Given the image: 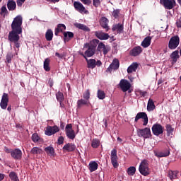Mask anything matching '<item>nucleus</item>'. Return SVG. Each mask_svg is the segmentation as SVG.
Masks as SVG:
<instances>
[{"instance_id":"nucleus-4","label":"nucleus","mask_w":181,"mask_h":181,"mask_svg":"<svg viewBox=\"0 0 181 181\" xmlns=\"http://www.w3.org/2000/svg\"><path fill=\"white\" fill-rule=\"evenodd\" d=\"M163 126H162L159 123H156L152 126L151 130L156 136H159V135H162L163 134Z\"/></svg>"},{"instance_id":"nucleus-2","label":"nucleus","mask_w":181,"mask_h":181,"mask_svg":"<svg viewBox=\"0 0 181 181\" xmlns=\"http://www.w3.org/2000/svg\"><path fill=\"white\" fill-rule=\"evenodd\" d=\"M139 170L143 176H148V175L151 173V171H149L148 161L146 160L141 161L139 167Z\"/></svg>"},{"instance_id":"nucleus-8","label":"nucleus","mask_w":181,"mask_h":181,"mask_svg":"<svg viewBox=\"0 0 181 181\" xmlns=\"http://www.w3.org/2000/svg\"><path fill=\"white\" fill-rule=\"evenodd\" d=\"M74 7L80 13H86V15L88 13V11L86 9V7L80 1H74Z\"/></svg>"},{"instance_id":"nucleus-16","label":"nucleus","mask_w":181,"mask_h":181,"mask_svg":"<svg viewBox=\"0 0 181 181\" xmlns=\"http://www.w3.org/2000/svg\"><path fill=\"white\" fill-rule=\"evenodd\" d=\"M95 35L98 39H100V40H108V39H110V35L102 31H95Z\"/></svg>"},{"instance_id":"nucleus-44","label":"nucleus","mask_w":181,"mask_h":181,"mask_svg":"<svg viewBox=\"0 0 181 181\" xmlns=\"http://www.w3.org/2000/svg\"><path fill=\"white\" fill-rule=\"evenodd\" d=\"M64 36L65 39H67L68 37L69 39H71V38L74 37V33H73L70 31L64 32Z\"/></svg>"},{"instance_id":"nucleus-11","label":"nucleus","mask_w":181,"mask_h":181,"mask_svg":"<svg viewBox=\"0 0 181 181\" xmlns=\"http://www.w3.org/2000/svg\"><path fill=\"white\" fill-rule=\"evenodd\" d=\"M8 103H9V95L8 93H4L0 103L1 108L2 110H6L8 107Z\"/></svg>"},{"instance_id":"nucleus-1","label":"nucleus","mask_w":181,"mask_h":181,"mask_svg":"<svg viewBox=\"0 0 181 181\" xmlns=\"http://www.w3.org/2000/svg\"><path fill=\"white\" fill-rule=\"evenodd\" d=\"M22 16H17L12 22L11 29L12 30L8 34V40L12 43H14V48L16 54H18L19 52V47H21V43H19V35L22 33Z\"/></svg>"},{"instance_id":"nucleus-22","label":"nucleus","mask_w":181,"mask_h":181,"mask_svg":"<svg viewBox=\"0 0 181 181\" xmlns=\"http://www.w3.org/2000/svg\"><path fill=\"white\" fill-rule=\"evenodd\" d=\"M98 169V163L95 161H90L88 165V170L90 173L95 172Z\"/></svg>"},{"instance_id":"nucleus-14","label":"nucleus","mask_w":181,"mask_h":181,"mask_svg":"<svg viewBox=\"0 0 181 181\" xmlns=\"http://www.w3.org/2000/svg\"><path fill=\"white\" fill-rule=\"evenodd\" d=\"M110 159L112 166L118 168V156L117 155V149L112 150Z\"/></svg>"},{"instance_id":"nucleus-55","label":"nucleus","mask_w":181,"mask_h":181,"mask_svg":"<svg viewBox=\"0 0 181 181\" xmlns=\"http://www.w3.org/2000/svg\"><path fill=\"white\" fill-rule=\"evenodd\" d=\"M84 5H90L91 4V0H81Z\"/></svg>"},{"instance_id":"nucleus-5","label":"nucleus","mask_w":181,"mask_h":181,"mask_svg":"<svg viewBox=\"0 0 181 181\" xmlns=\"http://www.w3.org/2000/svg\"><path fill=\"white\" fill-rule=\"evenodd\" d=\"M60 131V127L54 125V126H47L45 129V134L47 136H52V135H54V134H57Z\"/></svg>"},{"instance_id":"nucleus-50","label":"nucleus","mask_w":181,"mask_h":181,"mask_svg":"<svg viewBox=\"0 0 181 181\" xmlns=\"http://www.w3.org/2000/svg\"><path fill=\"white\" fill-rule=\"evenodd\" d=\"M93 5L95 8H98L101 5V1L100 0H93Z\"/></svg>"},{"instance_id":"nucleus-38","label":"nucleus","mask_w":181,"mask_h":181,"mask_svg":"<svg viewBox=\"0 0 181 181\" xmlns=\"http://www.w3.org/2000/svg\"><path fill=\"white\" fill-rule=\"evenodd\" d=\"M57 100L60 103V105H62V102L64 100V96L63 95V93L62 92H58L56 94Z\"/></svg>"},{"instance_id":"nucleus-60","label":"nucleus","mask_w":181,"mask_h":181,"mask_svg":"<svg viewBox=\"0 0 181 181\" xmlns=\"http://www.w3.org/2000/svg\"><path fill=\"white\" fill-rule=\"evenodd\" d=\"M4 174L0 173V181L4 180Z\"/></svg>"},{"instance_id":"nucleus-23","label":"nucleus","mask_w":181,"mask_h":181,"mask_svg":"<svg viewBox=\"0 0 181 181\" xmlns=\"http://www.w3.org/2000/svg\"><path fill=\"white\" fill-rule=\"evenodd\" d=\"M64 30H66V25L58 24L57 28H55L54 31L55 36H59V33H60V32H63Z\"/></svg>"},{"instance_id":"nucleus-19","label":"nucleus","mask_w":181,"mask_h":181,"mask_svg":"<svg viewBox=\"0 0 181 181\" xmlns=\"http://www.w3.org/2000/svg\"><path fill=\"white\" fill-rule=\"evenodd\" d=\"M141 53H142V47H141L140 46L135 47L130 52L131 56H134V57L136 56H139Z\"/></svg>"},{"instance_id":"nucleus-35","label":"nucleus","mask_w":181,"mask_h":181,"mask_svg":"<svg viewBox=\"0 0 181 181\" xmlns=\"http://www.w3.org/2000/svg\"><path fill=\"white\" fill-rule=\"evenodd\" d=\"M30 153L33 155H40L42 153V148L39 147H33L30 151Z\"/></svg>"},{"instance_id":"nucleus-29","label":"nucleus","mask_w":181,"mask_h":181,"mask_svg":"<svg viewBox=\"0 0 181 181\" xmlns=\"http://www.w3.org/2000/svg\"><path fill=\"white\" fill-rule=\"evenodd\" d=\"M170 153V151H169V150L167 149L164 151L156 153V156H157V158H166V156H169Z\"/></svg>"},{"instance_id":"nucleus-64","label":"nucleus","mask_w":181,"mask_h":181,"mask_svg":"<svg viewBox=\"0 0 181 181\" xmlns=\"http://www.w3.org/2000/svg\"><path fill=\"white\" fill-rule=\"evenodd\" d=\"M177 2L180 5V6H181V0H177Z\"/></svg>"},{"instance_id":"nucleus-37","label":"nucleus","mask_w":181,"mask_h":181,"mask_svg":"<svg viewBox=\"0 0 181 181\" xmlns=\"http://www.w3.org/2000/svg\"><path fill=\"white\" fill-rule=\"evenodd\" d=\"M45 151L47 155H49L50 156H53V155H54V148H53L52 146L45 148Z\"/></svg>"},{"instance_id":"nucleus-47","label":"nucleus","mask_w":181,"mask_h":181,"mask_svg":"<svg viewBox=\"0 0 181 181\" xmlns=\"http://www.w3.org/2000/svg\"><path fill=\"white\" fill-rule=\"evenodd\" d=\"M83 98L84 100H86V101H88L90 100V90H86L84 93L83 94Z\"/></svg>"},{"instance_id":"nucleus-56","label":"nucleus","mask_w":181,"mask_h":181,"mask_svg":"<svg viewBox=\"0 0 181 181\" xmlns=\"http://www.w3.org/2000/svg\"><path fill=\"white\" fill-rule=\"evenodd\" d=\"M177 28H181V17L176 22Z\"/></svg>"},{"instance_id":"nucleus-52","label":"nucleus","mask_w":181,"mask_h":181,"mask_svg":"<svg viewBox=\"0 0 181 181\" xmlns=\"http://www.w3.org/2000/svg\"><path fill=\"white\" fill-rule=\"evenodd\" d=\"M119 15V10H115L112 12V16H114V18H118Z\"/></svg>"},{"instance_id":"nucleus-43","label":"nucleus","mask_w":181,"mask_h":181,"mask_svg":"<svg viewBox=\"0 0 181 181\" xmlns=\"http://www.w3.org/2000/svg\"><path fill=\"white\" fill-rule=\"evenodd\" d=\"M92 148H98L100 146V140L97 139H94L92 141V144H91Z\"/></svg>"},{"instance_id":"nucleus-39","label":"nucleus","mask_w":181,"mask_h":181,"mask_svg":"<svg viewBox=\"0 0 181 181\" xmlns=\"http://www.w3.org/2000/svg\"><path fill=\"white\" fill-rule=\"evenodd\" d=\"M135 172H136V168H135L134 166L129 167L127 169L129 176H134V175H135Z\"/></svg>"},{"instance_id":"nucleus-9","label":"nucleus","mask_w":181,"mask_h":181,"mask_svg":"<svg viewBox=\"0 0 181 181\" xmlns=\"http://www.w3.org/2000/svg\"><path fill=\"white\" fill-rule=\"evenodd\" d=\"M86 62H87V67L88 69H95V66H97L98 67H100V66H101L102 63L101 61L98 60L95 61V59H86Z\"/></svg>"},{"instance_id":"nucleus-12","label":"nucleus","mask_w":181,"mask_h":181,"mask_svg":"<svg viewBox=\"0 0 181 181\" xmlns=\"http://www.w3.org/2000/svg\"><path fill=\"white\" fill-rule=\"evenodd\" d=\"M144 119L143 125L146 127L148 125V115L146 112H139L135 117V122H138L139 119Z\"/></svg>"},{"instance_id":"nucleus-62","label":"nucleus","mask_w":181,"mask_h":181,"mask_svg":"<svg viewBox=\"0 0 181 181\" xmlns=\"http://www.w3.org/2000/svg\"><path fill=\"white\" fill-rule=\"evenodd\" d=\"M141 95L143 97H145V95H146V91L141 92Z\"/></svg>"},{"instance_id":"nucleus-51","label":"nucleus","mask_w":181,"mask_h":181,"mask_svg":"<svg viewBox=\"0 0 181 181\" xmlns=\"http://www.w3.org/2000/svg\"><path fill=\"white\" fill-rule=\"evenodd\" d=\"M105 47V45H104V43L103 42H100L98 44V50H99V52H101Z\"/></svg>"},{"instance_id":"nucleus-6","label":"nucleus","mask_w":181,"mask_h":181,"mask_svg":"<svg viewBox=\"0 0 181 181\" xmlns=\"http://www.w3.org/2000/svg\"><path fill=\"white\" fill-rule=\"evenodd\" d=\"M65 132L69 139H74V138H76V132L73 130V125L71 124H66L65 127Z\"/></svg>"},{"instance_id":"nucleus-46","label":"nucleus","mask_w":181,"mask_h":181,"mask_svg":"<svg viewBox=\"0 0 181 181\" xmlns=\"http://www.w3.org/2000/svg\"><path fill=\"white\" fill-rule=\"evenodd\" d=\"M12 59H13V54H12V52H8L6 58L7 63H11Z\"/></svg>"},{"instance_id":"nucleus-20","label":"nucleus","mask_w":181,"mask_h":181,"mask_svg":"<svg viewBox=\"0 0 181 181\" xmlns=\"http://www.w3.org/2000/svg\"><path fill=\"white\" fill-rule=\"evenodd\" d=\"M151 42H152V37H146L141 42L142 47H144V49L149 47V46H151Z\"/></svg>"},{"instance_id":"nucleus-54","label":"nucleus","mask_w":181,"mask_h":181,"mask_svg":"<svg viewBox=\"0 0 181 181\" xmlns=\"http://www.w3.org/2000/svg\"><path fill=\"white\" fill-rule=\"evenodd\" d=\"M101 52H103V54H107V53L110 52V48H108V47L105 46V47L101 50Z\"/></svg>"},{"instance_id":"nucleus-10","label":"nucleus","mask_w":181,"mask_h":181,"mask_svg":"<svg viewBox=\"0 0 181 181\" xmlns=\"http://www.w3.org/2000/svg\"><path fill=\"white\" fill-rule=\"evenodd\" d=\"M119 86L123 93H127V91L131 88V83L125 79H122L119 83Z\"/></svg>"},{"instance_id":"nucleus-40","label":"nucleus","mask_w":181,"mask_h":181,"mask_svg":"<svg viewBox=\"0 0 181 181\" xmlns=\"http://www.w3.org/2000/svg\"><path fill=\"white\" fill-rule=\"evenodd\" d=\"M97 95L99 100H104V98H105V93L104 92V90H98Z\"/></svg>"},{"instance_id":"nucleus-57","label":"nucleus","mask_w":181,"mask_h":181,"mask_svg":"<svg viewBox=\"0 0 181 181\" xmlns=\"http://www.w3.org/2000/svg\"><path fill=\"white\" fill-rule=\"evenodd\" d=\"M63 141H64V139H63V137H59L58 139V144H59V145H62V144H63Z\"/></svg>"},{"instance_id":"nucleus-53","label":"nucleus","mask_w":181,"mask_h":181,"mask_svg":"<svg viewBox=\"0 0 181 181\" xmlns=\"http://www.w3.org/2000/svg\"><path fill=\"white\" fill-rule=\"evenodd\" d=\"M25 1L26 0H17L16 1V4H17V6H22V5H23V4H25Z\"/></svg>"},{"instance_id":"nucleus-13","label":"nucleus","mask_w":181,"mask_h":181,"mask_svg":"<svg viewBox=\"0 0 181 181\" xmlns=\"http://www.w3.org/2000/svg\"><path fill=\"white\" fill-rule=\"evenodd\" d=\"M137 134L139 136H142L143 138H145V139L151 138V129L148 127H146L144 129L137 130Z\"/></svg>"},{"instance_id":"nucleus-33","label":"nucleus","mask_w":181,"mask_h":181,"mask_svg":"<svg viewBox=\"0 0 181 181\" xmlns=\"http://www.w3.org/2000/svg\"><path fill=\"white\" fill-rule=\"evenodd\" d=\"M170 57L173 62V63H176V62H177V59H179V51L175 50L174 52H172V54H170Z\"/></svg>"},{"instance_id":"nucleus-48","label":"nucleus","mask_w":181,"mask_h":181,"mask_svg":"<svg viewBox=\"0 0 181 181\" xmlns=\"http://www.w3.org/2000/svg\"><path fill=\"white\" fill-rule=\"evenodd\" d=\"M32 139L33 142H39V141H40V137H39L37 134H33L32 136Z\"/></svg>"},{"instance_id":"nucleus-21","label":"nucleus","mask_w":181,"mask_h":181,"mask_svg":"<svg viewBox=\"0 0 181 181\" xmlns=\"http://www.w3.org/2000/svg\"><path fill=\"white\" fill-rule=\"evenodd\" d=\"M63 150L66 152H73V151L76 150V145L71 143H68L63 147Z\"/></svg>"},{"instance_id":"nucleus-61","label":"nucleus","mask_w":181,"mask_h":181,"mask_svg":"<svg viewBox=\"0 0 181 181\" xmlns=\"http://www.w3.org/2000/svg\"><path fill=\"white\" fill-rule=\"evenodd\" d=\"M55 56H57V57H59V59H62V55H60V54L58 52L55 53Z\"/></svg>"},{"instance_id":"nucleus-58","label":"nucleus","mask_w":181,"mask_h":181,"mask_svg":"<svg viewBox=\"0 0 181 181\" xmlns=\"http://www.w3.org/2000/svg\"><path fill=\"white\" fill-rule=\"evenodd\" d=\"M81 56H83V57H84V59H86V60H87V55H86V54H83V52L80 53Z\"/></svg>"},{"instance_id":"nucleus-31","label":"nucleus","mask_w":181,"mask_h":181,"mask_svg":"<svg viewBox=\"0 0 181 181\" xmlns=\"http://www.w3.org/2000/svg\"><path fill=\"white\" fill-rule=\"evenodd\" d=\"M88 104H90V101L86 100V99H81L77 101L78 108H81L83 105H88Z\"/></svg>"},{"instance_id":"nucleus-27","label":"nucleus","mask_w":181,"mask_h":181,"mask_svg":"<svg viewBox=\"0 0 181 181\" xmlns=\"http://www.w3.org/2000/svg\"><path fill=\"white\" fill-rule=\"evenodd\" d=\"M74 26L78 29H81V30H84L85 32H90V29L87 25L78 23H74Z\"/></svg>"},{"instance_id":"nucleus-49","label":"nucleus","mask_w":181,"mask_h":181,"mask_svg":"<svg viewBox=\"0 0 181 181\" xmlns=\"http://www.w3.org/2000/svg\"><path fill=\"white\" fill-rule=\"evenodd\" d=\"M1 15H6L8 13V9L6 8V6H3L1 8Z\"/></svg>"},{"instance_id":"nucleus-17","label":"nucleus","mask_w":181,"mask_h":181,"mask_svg":"<svg viewBox=\"0 0 181 181\" xmlns=\"http://www.w3.org/2000/svg\"><path fill=\"white\" fill-rule=\"evenodd\" d=\"M11 155L14 159H21L22 158V151L19 148H16L11 151Z\"/></svg>"},{"instance_id":"nucleus-28","label":"nucleus","mask_w":181,"mask_h":181,"mask_svg":"<svg viewBox=\"0 0 181 181\" xmlns=\"http://www.w3.org/2000/svg\"><path fill=\"white\" fill-rule=\"evenodd\" d=\"M112 30H113V32L117 30V33H121V32L124 30V25L122 24H116L113 25Z\"/></svg>"},{"instance_id":"nucleus-59","label":"nucleus","mask_w":181,"mask_h":181,"mask_svg":"<svg viewBox=\"0 0 181 181\" xmlns=\"http://www.w3.org/2000/svg\"><path fill=\"white\" fill-rule=\"evenodd\" d=\"M117 141L119 142V144H122V139H121L120 137H117Z\"/></svg>"},{"instance_id":"nucleus-32","label":"nucleus","mask_w":181,"mask_h":181,"mask_svg":"<svg viewBox=\"0 0 181 181\" xmlns=\"http://www.w3.org/2000/svg\"><path fill=\"white\" fill-rule=\"evenodd\" d=\"M137 69H138V64L133 63L128 67L127 73H134V71H136Z\"/></svg>"},{"instance_id":"nucleus-3","label":"nucleus","mask_w":181,"mask_h":181,"mask_svg":"<svg viewBox=\"0 0 181 181\" xmlns=\"http://www.w3.org/2000/svg\"><path fill=\"white\" fill-rule=\"evenodd\" d=\"M180 43V38H179V36L175 35L172 37L168 42V48L170 49V50H175L179 46V44Z\"/></svg>"},{"instance_id":"nucleus-7","label":"nucleus","mask_w":181,"mask_h":181,"mask_svg":"<svg viewBox=\"0 0 181 181\" xmlns=\"http://www.w3.org/2000/svg\"><path fill=\"white\" fill-rule=\"evenodd\" d=\"M160 3L163 5L165 9H173L176 6V1L175 0H160Z\"/></svg>"},{"instance_id":"nucleus-24","label":"nucleus","mask_w":181,"mask_h":181,"mask_svg":"<svg viewBox=\"0 0 181 181\" xmlns=\"http://www.w3.org/2000/svg\"><path fill=\"white\" fill-rule=\"evenodd\" d=\"M156 108V106H155V103L153 102V100L149 99L147 103V111L151 112V111H153Z\"/></svg>"},{"instance_id":"nucleus-30","label":"nucleus","mask_w":181,"mask_h":181,"mask_svg":"<svg viewBox=\"0 0 181 181\" xmlns=\"http://www.w3.org/2000/svg\"><path fill=\"white\" fill-rule=\"evenodd\" d=\"M45 39L50 42L53 40V31L51 29H48L45 33Z\"/></svg>"},{"instance_id":"nucleus-18","label":"nucleus","mask_w":181,"mask_h":181,"mask_svg":"<svg viewBox=\"0 0 181 181\" xmlns=\"http://www.w3.org/2000/svg\"><path fill=\"white\" fill-rule=\"evenodd\" d=\"M119 68V61L114 59L110 66L107 68V71H112V70H117Z\"/></svg>"},{"instance_id":"nucleus-34","label":"nucleus","mask_w":181,"mask_h":181,"mask_svg":"<svg viewBox=\"0 0 181 181\" xmlns=\"http://www.w3.org/2000/svg\"><path fill=\"white\" fill-rule=\"evenodd\" d=\"M43 67L45 71H50V59L49 58L45 59Z\"/></svg>"},{"instance_id":"nucleus-42","label":"nucleus","mask_w":181,"mask_h":181,"mask_svg":"<svg viewBox=\"0 0 181 181\" xmlns=\"http://www.w3.org/2000/svg\"><path fill=\"white\" fill-rule=\"evenodd\" d=\"M100 43V40L97 39H93L90 41V47H93V49H95L97 47V45Z\"/></svg>"},{"instance_id":"nucleus-41","label":"nucleus","mask_w":181,"mask_h":181,"mask_svg":"<svg viewBox=\"0 0 181 181\" xmlns=\"http://www.w3.org/2000/svg\"><path fill=\"white\" fill-rule=\"evenodd\" d=\"M9 177L13 181H19V178H18V175L15 172H11L9 174Z\"/></svg>"},{"instance_id":"nucleus-25","label":"nucleus","mask_w":181,"mask_h":181,"mask_svg":"<svg viewBox=\"0 0 181 181\" xmlns=\"http://www.w3.org/2000/svg\"><path fill=\"white\" fill-rule=\"evenodd\" d=\"M7 8L8 11H15V9H16V2L13 0H8L7 2Z\"/></svg>"},{"instance_id":"nucleus-36","label":"nucleus","mask_w":181,"mask_h":181,"mask_svg":"<svg viewBox=\"0 0 181 181\" xmlns=\"http://www.w3.org/2000/svg\"><path fill=\"white\" fill-rule=\"evenodd\" d=\"M177 173H179V172L177 171H169L168 173V176L170 179V180H173V179H176V177H177Z\"/></svg>"},{"instance_id":"nucleus-63","label":"nucleus","mask_w":181,"mask_h":181,"mask_svg":"<svg viewBox=\"0 0 181 181\" xmlns=\"http://www.w3.org/2000/svg\"><path fill=\"white\" fill-rule=\"evenodd\" d=\"M5 152H6L7 153H9V152H11V150H9L8 148H5Z\"/></svg>"},{"instance_id":"nucleus-26","label":"nucleus","mask_w":181,"mask_h":181,"mask_svg":"<svg viewBox=\"0 0 181 181\" xmlns=\"http://www.w3.org/2000/svg\"><path fill=\"white\" fill-rule=\"evenodd\" d=\"M100 25L103 29H106V30H108V19L105 17H102L100 19Z\"/></svg>"},{"instance_id":"nucleus-45","label":"nucleus","mask_w":181,"mask_h":181,"mask_svg":"<svg viewBox=\"0 0 181 181\" xmlns=\"http://www.w3.org/2000/svg\"><path fill=\"white\" fill-rule=\"evenodd\" d=\"M166 129H167V135L168 136H170V135L173 134V128H172V126H170V124H167Z\"/></svg>"},{"instance_id":"nucleus-15","label":"nucleus","mask_w":181,"mask_h":181,"mask_svg":"<svg viewBox=\"0 0 181 181\" xmlns=\"http://www.w3.org/2000/svg\"><path fill=\"white\" fill-rule=\"evenodd\" d=\"M88 49L85 52V54L86 57H91V56H94V53H95V49L90 47L88 43H86L83 46V49Z\"/></svg>"}]
</instances>
